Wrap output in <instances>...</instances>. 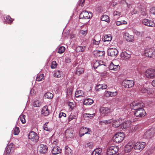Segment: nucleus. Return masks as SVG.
I'll use <instances>...</instances> for the list:
<instances>
[{"label": "nucleus", "mask_w": 155, "mask_h": 155, "mask_svg": "<svg viewBox=\"0 0 155 155\" xmlns=\"http://www.w3.org/2000/svg\"><path fill=\"white\" fill-rule=\"evenodd\" d=\"M125 137L124 134L123 132H118L113 137V140L116 143H120L124 140Z\"/></svg>", "instance_id": "1"}, {"label": "nucleus", "mask_w": 155, "mask_h": 155, "mask_svg": "<svg viewBox=\"0 0 155 155\" xmlns=\"http://www.w3.org/2000/svg\"><path fill=\"white\" fill-rule=\"evenodd\" d=\"M92 17V13L87 11H83L80 15L79 18L80 19H89Z\"/></svg>", "instance_id": "2"}, {"label": "nucleus", "mask_w": 155, "mask_h": 155, "mask_svg": "<svg viewBox=\"0 0 155 155\" xmlns=\"http://www.w3.org/2000/svg\"><path fill=\"white\" fill-rule=\"evenodd\" d=\"M134 110H135L134 113L135 115L138 117H142L144 116L146 113L145 110L142 108V107L137 108H134Z\"/></svg>", "instance_id": "3"}, {"label": "nucleus", "mask_w": 155, "mask_h": 155, "mask_svg": "<svg viewBox=\"0 0 155 155\" xmlns=\"http://www.w3.org/2000/svg\"><path fill=\"white\" fill-rule=\"evenodd\" d=\"M119 150L117 146H111L107 149V155H113L116 154Z\"/></svg>", "instance_id": "4"}, {"label": "nucleus", "mask_w": 155, "mask_h": 155, "mask_svg": "<svg viewBox=\"0 0 155 155\" xmlns=\"http://www.w3.org/2000/svg\"><path fill=\"white\" fill-rule=\"evenodd\" d=\"M112 110L111 108L101 107L100 109L101 116L102 117L106 116L108 114L112 112Z\"/></svg>", "instance_id": "5"}, {"label": "nucleus", "mask_w": 155, "mask_h": 155, "mask_svg": "<svg viewBox=\"0 0 155 155\" xmlns=\"http://www.w3.org/2000/svg\"><path fill=\"white\" fill-rule=\"evenodd\" d=\"M155 134V129L151 128L147 131L144 134L143 137L146 138H150Z\"/></svg>", "instance_id": "6"}, {"label": "nucleus", "mask_w": 155, "mask_h": 155, "mask_svg": "<svg viewBox=\"0 0 155 155\" xmlns=\"http://www.w3.org/2000/svg\"><path fill=\"white\" fill-rule=\"evenodd\" d=\"M130 106L132 109L134 110V108L138 109L139 108L143 107L144 106V104L142 102L136 101L133 102L130 104Z\"/></svg>", "instance_id": "7"}, {"label": "nucleus", "mask_w": 155, "mask_h": 155, "mask_svg": "<svg viewBox=\"0 0 155 155\" xmlns=\"http://www.w3.org/2000/svg\"><path fill=\"white\" fill-rule=\"evenodd\" d=\"M146 77L149 78H155V70L150 69L147 70L145 73Z\"/></svg>", "instance_id": "8"}, {"label": "nucleus", "mask_w": 155, "mask_h": 155, "mask_svg": "<svg viewBox=\"0 0 155 155\" xmlns=\"http://www.w3.org/2000/svg\"><path fill=\"white\" fill-rule=\"evenodd\" d=\"M28 138L34 142H37L39 137L37 134L33 131H31L28 134Z\"/></svg>", "instance_id": "9"}, {"label": "nucleus", "mask_w": 155, "mask_h": 155, "mask_svg": "<svg viewBox=\"0 0 155 155\" xmlns=\"http://www.w3.org/2000/svg\"><path fill=\"white\" fill-rule=\"evenodd\" d=\"M91 133L89 128L82 127L80 129L79 132V135L80 137H82L85 134H90Z\"/></svg>", "instance_id": "10"}, {"label": "nucleus", "mask_w": 155, "mask_h": 155, "mask_svg": "<svg viewBox=\"0 0 155 155\" xmlns=\"http://www.w3.org/2000/svg\"><path fill=\"white\" fill-rule=\"evenodd\" d=\"M146 145L145 142H139L134 144V148L135 150H142Z\"/></svg>", "instance_id": "11"}, {"label": "nucleus", "mask_w": 155, "mask_h": 155, "mask_svg": "<svg viewBox=\"0 0 155 155\" xmlns=\"http://www.w3.org/2000/svg\"><path fill=\"white\" fill-rule=\"evenodd\" d=\"M144 54L146 56L152 57L153 56H155V50L152 48L147 49L144 51Z\"/></svg>", "instance_id": "12"}, {"label": "nucleus", "mask_w": 155, "mask_h": 155, "mask_svg": "<svg viewBox=\"0 0 155 155\" xmlns=\"http://www.w3.org/2000/svg\"><path fill=\"white\" fill-rule=\"evenodd\" d=\"M134 82L133 81L125 80L122 82V85L125 87L130 88L132 87L134 85Z\"/></svg>", "instance_id": "13"}, {"label": "nucleus", "mask_w": 155, "mask_h": 155, "mask_svg": "<svg viewBox=\"0 0 155 155\" xmlns=\"http://www.w3.org/2000/svg\"><path fill=\"white\" fill-rule=\"evenodd\" d=\"M74 131L73 129L69 128L66 130L65 135L67 138H72L74 137Z\"/></svg>", "instance_id": "14"}, {"label": "nucleus", "mask_w": 155, "mask_h": 155, "mask_svg": "<svg viewBox=\"0 0 155 155\" xmlns=\"http://www.w3.org/2000/svg\"><path fill=\"white\" fill-rule=\"evenodd\" d=\"M142 24L149 27H154L155 24L152 21L147 19H144L142 20Z\"/></svg>", "instance_id": "15"}, {"label": "nucleus", "mask_w": 155, "mask_h": 155, "mask_svg": "<svg viewBox=\"0 0 155 155\" xmlns=\"http://www.w3.org/2000/svg\"><path fill=\"white\" fill-rule=\"evenodd\" d=\"M108 54L109 56H115L118 54V51L115 48H110L108 50Z\"/></svg>", "instance_id": "16"}, {"label": "nucleus", "mask_w": 155, "mask_h": 155, "mask_svg": "<svg viewBox=\"0 0 155 155\" xmlns=\"http://www.w3.org/2000/svg\"><path fill=\"white\" fill-rule=\"evenodd\" d=\"M38 151L41 153L44 154L47 152L48 148L46 145L40 144L38 145Z\"/></svg>", "instance_id": "17"}, {"label": "nucleus", "mask_w": 155, "mask_h": 155, "mask_svg": "<svg viewBox=\"0 0 155 155\" xmlns=\"http://www.w3.org/2000/svg\"><path fill=\"white\" fill-rule=\"evenodd\" d=\"M134 144L132 142L128 143L126 146L125 148V151L126 152H129L131 151L133 147Z\"/></svg>", "instance_id": "18"}, {"label": "nucleus", "mask_w": 155, "mask_h": 155, "mask_svg": "<svg viewBox=\"0 0 155 155\" xmlns=\"http://www.w3.org/2000/svg\"><path fill=\"white\" fill-rule=\"evenodd\" d=\"M109 68L110 70L117 71L120 68V66L119 65H115L113 62H111L109 65Z\"/></svg>", "instance_id": "19"}, {"label": "nucleus", "mask_w": 155, "mask_h": 155, "mask_svg": "<svg viewBox=\"0 0 155 155\" xmlns=\"http://www.w3.org/2000/svg\"><path fill=\"white\" fill-rule=\"evenodd\" d=\"M61 152V150L60 147L56 146L52 149L51 152L53 154L55 155Z\"/></svg>", "instance_id": "20"}, {"label": "nucleus", "mask_w": 155, "mask_h": 155, "mask_svg": "<svg viewBox=\"0 0 155 155\" xmlns=\"http://www.w3.org/2000/svg\"><path fill=\"white\" fill-rule=\"evenodd\" d=\"M121 120L120 119L117 120H113L112 126L114 127L117 128L120 125Z\"/></svg>", "instance_id": "21"}, {"label": "nucleus", "mask_w": 155, "mask_h": 155, "mask_svg": "<svg viewBox=\"0 0 155 155\" xmlns=\"http://www.w3.org/2000/svg\"><path fill=\"white\" fill-rule=\"evenodd\" d=\"M41 113L45 116H47L49 114V110L48 109L47 106H45L43 107L41 110Z\"/></svg>", "instance_id": "22"}, {"label": "nucleus", "mask_w": 155, "mask_h": 155, "mask_svg": "<svg viewBox=\"0 0 155 155\" xmlns=\"http://www.w3.org/2000/svg\"><path fill=\"white\" fill-rule=\"evenodd\" d=\"M84 95V91L80 90L77 91L75 94V96L76 97H83Z\"/></svg>", "instance_id": "23"}, {"label": "nucleus", "mask_w": 155, "mask_h": 155, "mask_svg": "<svg viewBox=\"0 0 155 155\" xmlns=\"http://www.w3.org/2000/svg\"><path fill=\"white\" fill-rule=\"evenodd\" d=\"M117 94V91L111 92L106 91L105 92V95L107 97H114L116 96Z\"/></svg>", "instance_id": "24"}, {"label": "nucleus", "mask_w": 155, "mask_h": 155, "mask_svg": "<svg viewBox=\"0 0 155 155\" xmlns=\"http://www.w3.org/2000/svg\"><path fill=\"white\" fill-rule=\"evenodd\" d=\"M64 35L67 37V38L69 37L71 39L76 38V35L73 33H70L69 30L67 31L66 32H64Z\"/></svg>", "instance_id": "25"}, {"label": "nucleus", "mask_w": 155, "mask_h": 155, "mask_svg": "<svg viewBox=\"0 0 155 155\" xmlns=\"http://www.w3.org/2000/svg\"><path fill=\"white\" fill-rule=\"evenodd\" d=\"M93 100L90 98H88L84 99L83 104L86 105H90L93 103Z\"/></svg>", "instance_id": "26"}, {"label": "nucleus", "mask_w": 155, "mask_h": 155, "mask_svg": "<svg viewBox=\"0 0 155 155\" xmlns=\"http://www.w3.org/2000/svg\"><path fill=\"white\" fill-rule=\"evenodd\" d=\"M93 53L96 56L100 57L103 56L105 52L104 51L96 50L94 51Z\"/></svg>", "instance_id": "27"}, {"label": "nucleus", "mask_w": 155, "mask_h": 155, "mask_svg": "<svg viewBox=\"0 0 155 155\" xmlns=\"http://www.w3.org/2000/svg\"><path fill=\"white\" fill-rule=\"evenodd\" d=\"M102 152V149L99 148L94 150L92 153V155H100Z\"/></svg>", "instance_id": "28"}, {"label": "nucleus", "mask_w": 155, "mask_h": 155, "mask_svg": "<svg viewBox=\"0 0 155 155\" xmlns=\"http://www.w3.org/2000/svg\"><path fill=\"white\" fill-rule=\"evenodd\" d=\"M63 75V73L61 71L58 70L55 71L54 74V77L58 78L61 77Z\"/></svg>", "instance_id": "29"}, {"label": "nucleus", "mask_w": 155, "mask_h": 155, "mask_svg": "<svg viewBox=\"0 0 155 155\" xmlns=\"http://www.w3.org/2000/svg\"><path fill=\"white\" fill-rule=\"evenodd\" d=\"M84 72V69L83 68L78 67L76 70V74L78 75H80L83 73Z\"/></svg>", "instance_id": "30"}, {"label": "nucleus", "mask_w": 155, "mask_h": 155, "mask_svg": "<svg viewBox=\"0 0 155 155\" xmlns=\"http://www.w3.org/2000/svg\"><path fill=\"white\" fill-rule=\"evenodd\" d=\"M44 74H38L36 78V81H42L44 79Z\"/></svg>", "instance_id": "31"}, {"label": "nucleus", "mask_w": 155, "mask_h": 155, "mask_svg": "<svg viewBox=\"0 0 155 155\" xmlns=\"http://www.w3.org/2000/svg\"><path fill=\"white\" fill-rule=\"evenodd\" d=\"M45 97L47 98L51 99L53 97V95L50 92H47L45 94Z\"/></svg>", "instance_id": "32"}, {"label": "nucleus", "mask_w": 155, "mask_h": 155, "mask_svg": "<svg viewBox=\"0 0 155 155\" xmlns=\"http://www.w3.org/2000/svg\"><path fill=\"white\" fill-rule=\"evenodd\" d=\"M72 150L68 146L65 147V152L66 154L69 155L71 153Z\"/></svg>", "instance_id": "33"}, {"label": "nucleus", "mask_w": 155, "mask_h": 155, "mask_svg": "<svg viewBox=\"0 0 155 155\" xmlns=\"http://www.w3.org/2000/svg\"><path fill=\"white\" fill-rule=\"evenodd\" d=\"M101 20L102 21H104L108 22L109 21V17L107 15H103L101 18Z\"/></svg>", "instance_id": "34"}, {"label": "nucleus", "mask_w": 155, "mask_h": 155, "mask_svg": "<svg viewBox=\"0 0 155 155\" xmlns=\"http://www.w3.org/2000/svg\"><path fill=\"white\" fill-rule=\"evenodd\" d=\"M84 147L86 148H88L90 149H92L93 147V143L92 142H89L85 144Z\"/></svg>", "instance_id": "35"}, {"label": "nucleus", "mask_w": 155, "mask_h": 155, "mask_svg": "<svg viewBox=\"0 0 155 155\" xmlns=\"http://www.w3.org/2000/svg\"><path fill=\"white\" fill-rule=\"evenodd\" d=\"M13 131V133L15 135H18L20 132L19 128L17 127H16L14 128Z\"/></svg>", "instance_id": "36"}, {"label": "nucleus", "mask_w": 155, "mask_h": 155, "mask_svg": "<svg viewBox=\"0 0 155 155\" xmlns=\"http://www.w3.org/2000/svg\"><path fill=\"white\" fill-rule=\"evenodd\" d=\"M65 48L64 46H61L60 47L58 51V52L60 54H61L65 51Z\"/></svg>", "instance_id": "37"}, {"label": "nucleus", "mask_w": 155, "mask_h": 155, "mask_svg": "<svg viewBox=\"0 0 155 155\" xmlns=\"http://www.w3.org/2000/svg\"><path fill=\"white\" fill-rule=\"evenodd\" d=\"M84 48L81 46H78L76 48V51L77 52H83L85 49Z\"/></svg>", "instance_id": "38"}, {"label": "nucleus", "mask_w": 155, "mask_h": 155, "mask_svg": "<svg viewBox=\"0 0 155 155\" xmlns=\"http://www.w3.org/2000/svg\"><path fill=\"white\" fill-rule=\"evenodd\" d=\"M6 19L8 24H11L12 23L13 21L14 20L12 19L10 16H7L6 17Z\"/></svg>", "instance_id": "39"}, {"label": "nucleus", "mask_w": 155, "mask_h": 155, "mask_svg": "<svg viewBox=\"0 0 155 155\" xmlns=\"http://www.w3.org/2000/svg\"><path fill=\"white\" fill-rule=\"evenodd\" d=\"M25 115L22 114L21 115L19 118V119H20L21 121L23 124H24L25 123Z\"/></svg>", "instance_id": "40"}, {"label": "nucleus", "mask_w": 155, "mask_h": 155, "mask_svg": "<svg viewBox=\"0 0 155 155\" xmlns=\"http://www.w3.org/2000/svg\"><path fill=\"white\" fill-rule=\"evenodd\" d=\"M123 38L124 39H128L129 38L131 39L133 37L132 36L130 35L128 33H125L124 35Z\"/></svg>", "instance_id": "41"}, {"label": "nucleus", "mask_w": 155, "mask_h": 155, "mask_svg": "<svg viewBox=\"0 0 155 155\" xmlns=\"http://www.w3.org/2000/svg\"><path fill=\"white\" fill-rule=\"evenodd\" d=\"M41 102L40 101L38 100H36L35 101L34 104V106L35 107H38L41 105Z\"/></svg>", "instance_id": "42"}, {"label": "nucleus", "mask_w": 155, "mask_h": 155, "mask_svg": "<svg viewBox=\"0 0 155 155\" xmlns=\"http://www.w3.org/2000/svg\"><path fill=\"white\" fill-rule=\"evenodd\" d=\"M48 122L47 123V124L46 123L44 125V130L48 131H51V129L50 128H48V126L47 125V124H48Z\"/></svg>", "instance_id": "43"}, {"label": "nucleus", "mask_w": 155, "mask_h": 155, "mask_svg": "<svg viewBox=\"0 0 155 155\" xmlns=\"http://www.w3.org/2000/svg\"><path fill=\"white\" fill-rule=\"evenodd\" d=\"M113 121L112 119H109L107 120H104L101 121V122L105 124H108Z\"/></svg>", "instance_id": "44"}, {"label": "nucleus", "mask_w": 155, "mask_h": 155, "mask_svg": "<svg viewBox=\"0 0 155 155\" xmlns=\"http://www.w3.org/2000/svg\"><path fill=\"white\" fill-rule=\"evenodd\" d=\"M57 66V64L55 61H53L51 65V67L52 69L55 68Z\"/></svg>", "instance_id": "45"}, {"label": "nucleus", "mask_w": 155, "mask_h": 155, "mask_svg": "<svg viewBox=\"0 0 155 155\" xmlns=\"http://www.w3.org/2000/svg\"><path fill=\"white\" fill-rule=\"evenodd\" d=\"M85 0H79L78 4L79 6H83L84 4Z\"/></svg>", "instance_id": "46"}, {"label": "nucleus", "mask_w": 155, "mask_h": 155, "mask_svg": "<svg viewBox=\"0 0 155 155\" xmlns=\"http://www.w3.org/2000/svg\"><path fill=\"white\" fill-rule=\"evenodd\" d=\"M94 114H84V116L89 117L90 118H91L93 117L94 116Z\"/></svg>", "instance_id": "47"}, {"label": "nucleus", "mask_w": 155, "mask_h": 155, "mask_svg": "<svg viewBox=\"0 0 155 155\" xmlns=\"http://www.w3.org/2000/svg\"><path fill=\"white\" fill-rule=\"evenodd\" d=\"M121 127L122 129H125L127 127V125L126 122H124L122 124H120Z\"/></svg>", "instance_id": "48"}, {"label": "nucleus", "mask_w": 155, "mask_h": 155, "mask_svg": "<svg viewBox=\"0 0 155 155\" xmlns=\"http://www.w3.org/2000/svg\"><path fill=\"white\" fill-rule=\"evenodd\" d=\"M72 89L68 88L67 89V93L68 95H71L72 94Z\"/></svg>", "instance_id": "49"}, {"label": "nucleus", "mask_w": 155, "mask_h": 155, "mask_svg": "<svg viewBox=\"0 0 155 155\" xmlns=\"http://www.w3.org/2000/svg\"><path fill=\"white\" fill-rule=\"evenodd\" d=\"M96 89L97 91H99L102 90V84H99L96 86Z\"/></svg>", "instance_id": "50"}, {"label": "nucleus", "mask_w": 155, "mask_h": 155, "mask_svg": "<svg viewBox=\"0 0 155 155\" xmlns=\"http://www.w3.org/2000/svg\"><path fill=\"white\" fill-rule=\"evenodd\" d=\"M110 38V39H112V36L110 34L108 35H104L103 36L102 39H107V38Z\"/></svg>", "instance_id": "51"}, {"label": "nucleus", "mask_w": 155, "mask_h": 155, "mask_svg": "<svg viewBox=\"0 0 155 155\" xmlns=\"http://www.w3.org/2000/svg\"><path fill=\"white\" fill-rule=\"evenodd\" d=\"M141 92L142 93H148V89L147 88H146L145 87H143L141 88Z\"/></svg>", "instance_id": "52"}, {"label": "nucleus", "mask_w": 155, "mask_h": 155, "mask_svg": "<svg viewBox=\"0 0 155 155\" xmlns=\"http://www.w3.org/2000/svg\"><path fill=\"white\" fill-rule=\"evenodd\" d=\"M92 42L94 44L98 45L100 43V40L96 41V39H93Z\"/></svg>", "instance_id": "53"}, {"label": "nucleus", "mask_w": 155, "mask_h": 155, "mask_svg": "<svg viewBox=\"0 0 155 155\" xmlns=\"http://www.w3.org/2000/svg\"><path fill=\"white\" fill-rule=\"evenodd\" d=\"M100 66L99 63V61H96L94 64V68H97Z\"/></svg>", "instance_id": "54"}, {"label": "nucleus", "mask_w": 155, "mask_h": 155, "mask_svg": "<svg viewBox=\"0 0 155 155\" xmlns=\"http://www.w3.org/2000/svg\"><path fill=\"white\" fill-rule=\"evenodd\" d=\"M151 14L155 15V7H153L151 8L150 9Z\"/></svg>", "instance_id": "55"}, {"label": "nucleus", "mask_w": 155, "mask_h": 155, "mask_svg": "<svg viewBox=\"0 0 155 155\" xmlns=\"http://www.w3.org/2000/svg\"><path fill=\"white\" fill-rule=\"evenodd\" d=\"M121 14L120 12L118 11H114L113 13V15L114 16H120L121 15Z\"/></svg>", "instance_id": "56"}, {"label": "nucleus", "mask_w": 155, "mask_h": 155, "mask_svg": "<svg viewBox=\"0 0 155 155\" xmlns=\"http://www.w3.org/2000/svg\"><path fill=\"white\" fill-rule=\"evenodd\" d=\"M124 56V58L126 59L130 57V55L129 54H127V53L125 52L123 54Z\"/></svg>", "instance_id": "57"}, {"label": "nucleus", "mask_w": 155, "mask_h": 155, "mask_svg": "<svg viewBox=\"0 0 155 155\" xmlns=\"http://www.w3.org/2000/svg\"><path fill=\"white\" fill-rule=\"evenodd\" d=\"M66 116V114L63 112H61L59 113V117L60 118H61L62 116L64 117H65Z\"/></svg>", "instance_id": "58"}, {"label": "nucleus", "mask_w": 155, "mask_h": 155, "mask_svg": "<svg viewBox=\"0 0 155 155\" xmlns=\"http://www.w3.org/2000/svg\"><path fill=\"white\" fill-rule=\"evenodd\" d=\"M80 33L82 35H85L87 33V31H83L82 30H81L80 31Z\"/></svg>", "instance_id": "59"}, {"label": "nucleus", "mask_w": 155, "mask_h": 155, "mask_svg": "<svg viewBox=\"0 0 155 155\" xmlns=\"http://www.w3.org/2000/svg\"><path fill=\"white\" fill-rule=\"evenodd\" d=\"M11 151V149L10 147H8L6 150V152L7 153V154H8L9 155V153H10Z\"/></svg>", "instance_id": "60"}, {"label": "nucleus", "mask_w": 155, "mask_h": 155, "mask_svg": "<svg viewBox=\"0 0 155 155\" xmlns=\"http://www.w3.org/2000/svg\"><path fill=\"white\" fill-rule=\"evenodd\" d=\"M138 13V11L136 9L133 10L131 12V14L133 15L137 14Z\"/></svg>", "instance_id": "61"}, {"label": "nucleus", "mask_w": 155, "mask_h": 155, "mask_svg": "<svg viewBox=\"0 0 155 155\" xmlns=\"http://www.w3.org/2000/svg\"><path fill=\"white\" fill-rule=\"evenodd\" d=\"M75 116H72L71 115H70L68 117V121H70L71 120H73L75 118Z\"/></svg>", "instance_id": "62"}, {"label": "nucleus", "mask_w": 155, "mask_h": 155, "mask_svg": "<svg viewBox=\"0 0 155 155\" xmlns=\"http://www.w3.org/2000/svg\"><path fill=\"white\" fill-rule=\"evenodd\" d=\"M71 61V59L68 58H66L65 59V62L66 63H68Z\"/></svg>", "instance_id": "63"}, {"label": "nucleus", "mask_w": 155, "mask_h": 155, "mask_svg": "<svg viewBox=\"0 0 155 155\" xmlns=\"http://www.w3.org/2000/svg\"><path fill=\"white\" fill-rule=\"evenodd\" d=\"M146 153L148 155H150L151 153H152V152L151 151V150L149 149L147 151Z\"/></svg>", "instance_id": "64"}]
</instances>
